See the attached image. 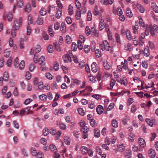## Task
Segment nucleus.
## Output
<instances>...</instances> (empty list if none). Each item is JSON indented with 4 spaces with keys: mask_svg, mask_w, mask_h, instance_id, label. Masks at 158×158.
Returning <instances> with one entry per match:
<instances>
[{
    "mask_svg": "<svg viewBox=\"0 0 158 158\" xmlns=\"http://www.w3.org/2000/svg\"><path fill=\"white\" fill-rule=\"evenodd\" d=\"M41 50V48L40 45H37L35 48L34 49H31L30 51V54L32 55L34 54L33 53L35 52V53L39 52Z\"/></svg>",
    "mask_w": 158,
    "mask_h": 158,
    "instance_id": "7ed1b4c3",
    "label": "nucleus"
},
{
    "mask_svg": "<svg viewBox=\"0 0 158 158\" xmlns=\"http://www.w3.org/2000/svg\"><path fill=\"white\" fill-rule=\"evenodd\" d=\"M103 65L104 68L106 70H108L110 68V64L106 60H103Z\"/></svg>",
    "mask_w": 158,
    "mask_h": 158,
    "instance_id": "0eeeda50",
    "label": "nucleus"
},
{
    "mask_svg": "<svg viewBox=\"0 0 158 158\" xmlns=\"http://www.w3.org/2000/svg\"><path fill=\"white\" fill-rule=\"evenodd\" d=\"M144 55L146 57H148L150 55L149 50L148 47H146L144 50Z\"/></svg>",
    "mask_w": 158,
    "mask_h": 158,
    "instance_id": "bb28decb",
    "label": "nucleus"
},
{
    "mask_svg": "<svg viewBox=\"0 0 158 158\" xmlns=\"http://www.w3.org/2000/svg\"><path fill=\"white\" fill-rule=\"evenodd\" d=\"M118 150L122 152L124 150L125 146L123 143L120 144L118 146Z\"/></svg>",
    "mask_w": 158,
    "mask_h": 158,
    "instance_id": "5701e85b",
    "label": "nucleus"
},
{
    "mask_svg": "<svg viewBox=\"0 0 158 158\" xmlns=\"http://www.w3.org/2000/svg\"><path fill=\"white\" fill-rule=\"evenodd\" d=\"M50 149L52 152L55 153L56 152V146L53 144H51L50 146Z\"/></svg>",
    "mask_w": 158,
    "mask_h": 158,
    "instance_id": "7c9ffc66",
    "label": "nucleus"
},
{
    "mask_svg": "<svg viewBox=\"0 0 158 158\" xmlns=\"http://www.w3.org/2000/svg\"><path fill=\"white\" fill-rule=\"evenodd\" d=\"M126 14L127 16L130 18L132 17L133 16L131 10L129 8H127L126 9Z\"/></svg>",
    "mask_w": 158,
    "mask_h": 158,
    "instance_id": "393cba45",
    "label": "nucleus"
},
{
    "mask_svg": "<svg viewBox=\"0 0 158 158\" xmlns=\"http://www.w3.org/2000/svg\"><path fill=\"white\" fill-rule=\"evenodd\" d=\"M115 81L114 79H112L110 81V89H112L115 83Z\"/></svg>",
    "mask_w": 158,
    "mask_h": 158,
    "instance_id": "603ef678",
    "label": "nucleus"
},
{
    "mask_svg": "<svg viewBox=\"0 0 158 158\" xmlns=\"http://www.w3.org/2000/svg\"><path fill=\"white\" fill-rule=\"evenodd\" d=\"M115 37H116V39L117 41V43L118 44H121V41H120V36L119 34H115Z\"/></svg>",
    "mask_w": 158,
    "mask_h": 158,
    "instance_id": "09e8293b",
    "label": "nucleus"
},
{
    "mask_svg": "<svg viewBox=\"0 0 158 158\" xmlns=\"http://www.w3.org/2000/svg\"><path fill=\"white\" fill-rule=\"evenodd\" d=\"M38 85V88L37 89L39 91H41L45 87L43 86V84L42 82H39Z\"/></svg>",
    "mask_w": 158,
    "mask_h": 158,
    "instance_id": "aec40b11",
    "label": "nucleus"
},
{
    "mask_svg": "<svg viewBox=\"0 0 158 158\" xmlns=\"http://www.w3.org/2000/svg\"><path fill=\"white\" fill-rule=\"evenodd\" d=\"M28 23V24H30L33 23L32 17L31 15H29L27 18Z\"/></svg>",
    "mask_w": 158,
    "mask_h": 158,
    "instance_id": "a18cd8bd",
    "label": "nucleus"
},
{
    "mask_svg": "<svg viewBox=\"0 0 158 158\" xmlns=\"http://www.w3.org/2000/svg\"><path fill=\"white\" fill-rule=\"evenodd\" d=\"M12 58L10 57L7 60L6 64L8 67H10L12 65Z\"/></svg>",
    "mask_w": 158,
    "mask_h": 158,
    "instance_id": "473e14b6",
    "label": "nucleus"
},
{
    "mask_svg": "<svg viewBox=\"0 0 158 158\" xmlns=\"http://www.w3.org/2000/svg\"><path fill=\"white\" fill-rule=\"evenodd\" d=\"M39 98L42 101H45L46 100L47 96L46 95L43 94L39 96Z\"/></svg>",
    "mask_w": 158,
    "mask_h": 158,
    "instance_id": "2f4dec72",
    "label": "nucleus"
},
{
    "mask_svg": "<svg viewBox=\"0 0 158 158\" xmlns=\"http://www.w3.org/2000/svg\"><path fill=\"white\" fill-rule=\"evenodd\" d=\"M139 144L142 148H144L146 146L145 140L142 138H140L139 140Z\"/></svg>",
    "mask_w": 158,
    "mask_h": 158,
    "instance_id": "1a4fd4ad",
    "label": "nucleus"
},
{
    "mask_svg": "<svg viewBox=\"0 0 158 158\" xmlns=\"http://www.w3.org/2000/svg\"><path fill=\"white\" fill-rule=\"evenodd\" d=\"M32 101L31 98H27L26 99L24 102V104L26 105H28Z\"/></svg>",
    "mask_w": 158,
    "mask_h": 158,
    "instance_id": "774afa93",
    "label": "nucleus"
},
{
    "mask_svg": "<svg viewBox=\"0 0 158 158\" xmlns=\"http://www.w3.org/2000/svg\"><path fill=\"white\" fill-rule=\"evenodd\" d=\"M48 50L49 52L51 53L53 52V46L52 45H49L48 47Z\"/></svg>",
    "mask_w": 158,
    "mask_h": 158,
    "instance_id": "bf43d9fd",
    "label": "nucleus"
},
{
    "mask_svg": "<svg viewBox=\"0 0 158 158\" xmlns=\"http://www.w3.org/2000/svg\"><path fill=\"white\" fill-rule=\"evenodd\" d=\"M62 11L60 10H58L57 11L56 16L57 19H59L61 16Z\"/></svg>",
    "mask_w": 158,
    "mask_h": 158,
    "instance_id": "338daca9",
    "label": "nucleus"
},
{
    "mask_svg": "<svg viewBox=\"0 0 158 158\" xmlns=\"http://www.w3.org/2000/svg\"><path fill=\"white\" fill-rule=\"evenodd\" d=\"M125 156L126 158H131V151L127 152L125 153Z\"/></svg>",
    "mask_w": 158,
    "mask_h": 158,
    "instance_id": "c03bdc74",
    "label": "nucleus"
},
{
    "mask_svg": "<svg viewBox=\"0 0 158 158\" xmlns=\"http://www.w3.org/2000/svg\"><path fill=\"white\" fill-rule=\"evenodd\" d=\"M45 60V57L44 56H42L40 57L38 60V61L39 62H41L40 63V64H42L43 62Z\"/></svg>",
    "mask_w": 158,
    "mask_h": 158,
    "instance_id": "052dcab7",
    "label": "nucleus"
},
{
    "mask_svg": "<svg viewBox=\"0 0 158 158\" xmlns=\"http://www.w3.org/2000/svg\"><path fill=\"white\" fill-rule=\"evenodd\" d=\"M105 27L104 23V20L102 19L100 21L99 24V28L100 30H102Z\"/></svg>",
    "mask_w": 158,
    "mask_h": 158,
    "instance_id": "4be33fe9",
    "label": "nucleus"
},
{
    "mask_svg": "<svg viewBox=\"0 0 158 158\" xmlns=\"http://www.w3.org/2000/svg\"><path fill=\"white\" fill-rule=\"evenodd\" d=\"M10 54V48L6 49L4 52V55L6 57H8Z\"/></svg>",
    "mask_w": 158,
    "mask_h": 158,
    "instance_id": "a211bd4d",
    "label": "nucleus"
},
{
    "mask_svg": "<svg viewBox=\"0 0 158 158\" xmlns=\"http://www.w3.org/2000/svg\"><path fill=\"white\" fill-rule=\"evenodd\" d=\"M31 152L32 155L33 156H36L37 154L35 149L34 148H31Z\"/></svg>",
    "mask_w": 158,
    "mask_h": 158,
    "instance_id": "3c124183",
    "label": "nucleus"
},
{
    "mask_svg": "<svg viewBox=\"0 0 158 158\" xmlns=\"http://www.w3.org/2000/svg\"><path fill=\"white\" fill-rule=\"evenodd\" d=\"M90 46L88 45H85L84 47V50L85 52L87 53L90 51Z\"/></svg>",
    "mask_w": 158,
    "mask_h": 158,
    "instance_id": "f704fd0d",
    "label": "nucleus"
},
{
    "mask_svg": "<svg viewBox=\"0 0 158 158\" xmlns=\"http://www.w3.org/2000/svg\"><path fill=\"white\" fill-rule=\"evenodd\" d=\"M13 124L14 127L16 128L19 129V125L18 123L16 120H14L13 122Z\"/></svg>",
    "mask_w": 158,
    "mask_h": 158,
    "instance_id": "de8ad7c7",
    "label": "nucleus"
},
{
    "mask_svg": "<svg viewBox=\"0 0 158 158\" xmlns=\"http://www.w3.org/2000/svg\"><path fill=\"white\" fill-rule=\"evenodd\" d=\"M89 122L92 127H95L96 126L97 123L94 119H90Z\"/></svg>",
    "mask_w": 158,
    "mask_h": 158,
    "instance_id": "58836bf2",
    "label": "nucleus"
},
{
    "mask_svg": "<svg viewBox=\"0 0 158 158\" xmlns=\"http://www.w3.org/2000/svg\"><path fill=\"white\" fill-rule=\"evenodd\" d=\"M61 31L62 33H64L66 31V27L65 23H64L62 22L61 23Z\"/></svg>",
    "mask_w": 158,
    "mask_h": 158,
    "instance_id": "c756f323",
    "label": "nucleus"
},
{
    "mask_svg": "<svg viewBox=\"0 0 158 158\" xmlns=\"http://www.w3.org/2000/svg\"><path fill=\"white\" fill-rule=\"evenodd\" d=\"M8 21L10 22L12 20L13 17L12 15L10 13H9L8 14L7 17Z\"/></svg>",
    "mask_w": 158,
    "mask_h": 158,
    "instance_id": "4d7b16f0",
    "label": "nucleus"
},
{
    "mask_svg": "<svg viewBox=\"0 0 158 158\" xmlns=\"http://www.w3.org/2000/svg\"><path fill=\"white\" fill-rule=\"evenodd\" d=\"M133 151L134 152H138V151H141L142 149L141 148H138V147L136 145H134L132 147Z\"/></svg>",
    "mask_w": 158,
    "mask_h": 158,
    "instance_id": "e433bc0d",
    "label": "nucleus"
},
{
    "mask_svg": "<svg viewBox=\"0 0 158 158\" xmlns=\"http://www.w3.org/2000/svg\"><path fill=\"white\" fill-rule=\"evenodd\" d=\"M25 66V63L23 60H22L19 64V68L20 70H23Z\"/></svg>",
    "mask_w": 158,
    "mask_h": 158,
    "instance_id": "4468645a",
    "label": "nucleus"
},
{
    "mask_svg": "<svg viewBox=\"0 0 158 158\" xmlns=\"http://www.w3.org/2000/svg\"><path fill=\"white\" fill-rule=\"evenodd\" d=\"M40 141V143L44 145H46L47 144V140L44 138H41Z\"/></svg>",
    "mask_w": 158,
    "mask_h": 158,
    "instance_id": "49530a36",
    "label": "nucleus"
},
{
    "mask_svg": "<svg viewBox=\"0 0 158 158\" xmlns=\"http://www.w3.org/2000/svg\"><path fill=\"white\" fill-rule=\"evenodd\" d=\"M81 152L83 154H85L89 150L87 147L84 146H82L81 147Z\"/></svg>",
    "mask_w": 158,
    "mask_h": 158,
    "instance_id": "cd10ccee",
    "label": "nucleus"
},
{
    "mask_svg": "<svg viewBox=\"0 0 158 158\" xmlns=\"http://www.w3.org/2000/svg\"><path fill=\"white\" fill-rule=\"evenodd\" d=\"M100 131L97 128H95L94 130V136L98 138L100 136Z\"/></svg>",
    "mask_w": 158,
    "mask_h": 158,
    "instance_id": "c85d7f7f",
    "label": "nucleus"
},
{
    "mask_svg": "<svg viewBox=\"0 0 158 158\" xmlns=\"http://www.w3.org/2000/svg\"><path fill=\"white\" fill-rule=\"evenodd\" d=\"M137 108L135 105H133L131 108V112L133 113H135L137 110Z\"/></svg>",
    "mask_w": 158,
    "mask_h": 158,
    "instance_id": "e2e57ef3",
    "label": "nucleus"
},
{
    "mask_svg": "<svg viewBox=\"0 0 158 158\" xmlns=\"http://www.w3.org/2000/svg\"><path fill=\"white\" fill-rule=\"evenodd\" d=\"M78 46L74 42H73L72 45V48L73 51H76Z\"/></svg>",
    "mask_w": 158,
    "mask_h": 158,
    "instance_id": "37998d69",
    "label": "nucleus"
},
{
    "mask_svg": "<svg viewBox=\"0 0 158 158\" xmlns=\"http://www.w3.org/2000/svg\"><path fill=\"white\" fill-rule=\"evenodd\" d=\"M85 38L83 35H80L79 36V40L78 42H84L85 41Z\"/></svg>",
    "mask_w": 158,
    "mask_h": 158,
    "instance_id": "6e6d98bb",
    "label": "nucleus"
},
{
    "mask_svg": "<svg viewBox=\"0 0 158 158\" xmlns=\"http://www.w3.org/2000/svg\"><path fill=\"white\" fill-rule=\"evenodd\" d=\"M155 119H153L151 120L150 119L146 118L145 119V121L151 127H152L153 125V123L155 122Z\"/></svg>",
    "mask_w": 158,
    "mask_h": 158,
    "instance_id": "423d86ee",
    "label": "nucleus"
},
{
    "mask_svg": "<svg viewBox=\"0 0 158 158\" xmlns=\"http://www.w3.org/2000/svg\"><path fill=\"white\" fill-rule=\"evenodd\" d=\"M84 43V42H78L77 46L78 47V49L80 50H81L83 48V43Z\"/></svg>",
    "mask_w": 158,
    "mask_h": 158,
    "instance_id": "5fc2aeb1",
    "label": "nucleus"
},
{
    "mask_svg": "<svg viewBox=\"0 0 158 158\" xmlns=\"http://www.w3.org/2000/svg\"><path fill=\"white\" fill-rule=\"evenodd\" d=\"M9 77L8 73L6 71H5L3 74L4 80L6 81H7Z\"/></svg>",
    "mask_w": 158,
    "mask_h": 158,
    "instance_id": "ea45409f",
    "label": "nucleus"
},
{
    "mask_svg": "<svg viewBox=\"0 0 158 158\" xmlns=\"http://www.w3.org/2000/svg\"><path fill=\"white\" fill-rule=\"evenodd\" d=\"M93 14L95 15H97L99 14V10L97 6H95L93 10Z\"/></svg>",
    "mask_w": 158,
    "mask_h": 158,
    "instance_id": "79ce46f5",
    "label": "nucleus"
},
{
    "mask_svg": "<svg viewBox=\"0 0 158 158\" xmlns=\"http://www.w3.org/2000/svg\"><path fill=\"white\" fill-rule=\"evenodd\" d=\"M95 55L97 58H99L101 56V51L98 49H97L95 50Z\"/></svg>",
    "mask_w": 158,
    "mask_h": 158,
    "instance_id": "b1692460",
    "label": "nucleus"
},
{
    "mask_svg": "<svg viewBox=\"0 0 158 158\" xmlns=\"http://www.w3.org/2000/svg\"><path fill=\"white\" fill-rule=\"evenodd\" d=\"M124 47L125 50L131 52L133 50V48L131 44L127 43L125 44Z\"/></svg>",
    "mask_w": 158,
    "mask_h": 158,
    "instance_id": "6e6552de",
    "label": "nucleus"
},
{
    "mask_svg": "<svg viewBox=\"0 0 158 158\" xmlns=\"http://www.w3.org/2000/svg\"><path fill=\"white\" fill-rule=\"evenodd\" d=\"M135 136L132 133H130L129 135V139L131 141H133L134 140Z\"/></svg>",
    "mask_w": 158,
    "mask_h": 158,
    "instance_id": "864d4df0",
    "label": "nucleus"
},
{
    "mask_svg": "<svg viewBox=\"0 0 158 158\" xmlns=\"http://www.w3.org/2000/svg\"><path fill=\"white\" fill-rule=\"evenodd\" d=\"M103 111V107L100 105H98L96 108V111L98 114H102Z\"/></svg>",
    "mask_w": 158,
    "mask_h": 158,
    "instance_id": "9d476101",
    "label": "nucleus"
},
{
    "mask_svg": "<svg viewBox=\"0 0 158 158\" xmlns=\"http://www.w3.org/2000/svg\"><path fill=\"white\" fill-rule=\"evenodd\" d=\"M40 12V14L43 16L45 15L47 13L46 10L44 7L42 8Z\"/></svg>",
    "mask_w": 158,
    "mask_h": 158,
    "instance_id": "72a5a7b5",
    "label": "nucleus"
},
{
    "mask_svg": "<svg viewBox=\"0 0 158 158\" xmlns=\"http://www.w3.org/2000/svg\"><path fill=\"white\" fill-rule=\"evenodd\" d=\"M91 70L94 73H95L97 71V67L96 62H93L91 64Z\"/></svg>",
    "mask_w": 158,
    "mask_h": 158,
    "instance_id": "9b49d317",
    "label": "nucleus"
},
{
    "mask_svg": "<svg viewBox=\"0 0 158 158\" xmlns=\"http://www.w3.org/2000/svg\"><path fill=\"white\" fill-rule=\"evenodd\" d=\"M112 124L114 127H118V123L116 119H113L112 120Z\"/></svg>",
    "mask_w": 158,
    "mask_h": 158,
    "instance_id": "c9c22d12",
    "label": "nucleus"
},
{
    "mask_svg": "<svg viewBox=\"0 0 158 158\" xmlns=\"http://www.w3.org/2000/svg\"><path fill=\"white\" fill-rule=\"evenodd\" d=\"M19 63L18 57H16L13 62V64L15 68H18L19 67Z\"/></svg>",
    "mask_w": 158,
    "mask_h": 158,
    "instance_id": "dca6fc26",
    "label": "nucleus"
},
{
    "mask_svg": "<svg viewBox=\"0 0 158 158\" xmlns=\"http://www.w3.org/2000/svg\"><path fill=\"white\" fill-rule=\"evenodd\" d=\"M77 111L79 114L81 115L84 116L85 115V112L84 110L81 108H79L77 109Z\"/></svg>",
    "mask_w": 158,
    "mask_h": 158,
    "instance_id": "4c0bfd02",
    "label": "nucleus"
},
{
    "mask_svg": "<svg viewBox=\"0 0 158 158\" xmlns=\"http://www.w3.org/2000/svg\"><path fill=\"white\" fill-rule=\"evenodd\" d=\"M126 35L127 38L129 40H131L132 39H135V36H132L130 31L128 30H127L126 31Z\"/></svg>",
    "mask_w": 158,
    "mask_h": 158,
    "instance_id": "39448f33",
    "label": "nucleus"
},
{
    "mask_svg": "<svg viewBox=\"0 0 158 158\" xmlns=\"http://www.w3.org/2000/svg\"><path fill=\"white\" fill-rule=\"evenodd\" d=\"M81 17V12L80 11H77L76 12V18L77 20L80 19Z\"/></svg>",
    "mask_w": 158,
    "mask_h": 158,
    "instance_id": "8fccbe9b",
    "label": "nucleus"
},
{
    "mask_svg": "<svg viewBox=\"0 0 158 158\" xmlns=\"http://www.w3.org/2000/svg\"><path fill=\"white\" fill-rule=\"evenodd\" d=\"M22 19L20 17L19 19H15L13 28L15 30H18L22 24Z\"/></svg>",
    "mask_w": 158,
    "mask_h": 158,
    "instance_id": "f03ea898",
    "label": "nucleus"
},
{
    "mask_svg": "<svg viewBox=\"0 0 158 158\" xmlns=\"http://www.w3.org/2000/svg\"><path fill=\"white\" fill-rule=\"evenodd\" d=\"M62 58L65 63H68L69 62H71L72 61L71 58L68 54L63 55Z\"/></svg>",
    "mask_w": 158,
    "mask_h": 158,
    "instance_id": "20e7f679",
    "label": "nucleus"
},
{
    "mask_svg": "<svg viewBox=\"0 0 158 158\" xmlns=\"http://www.w3.org/2000/svg\"><path fill=\"white\" fill-rule=\"evenodd\" d=\"M64 142L65 144L69 145L70 143V139L69 137L65 136L64 137Z\"/></svg>",
    "mask_w": 158,
    "mask_h": 158,
    "instance_id": "a878e982",
    "label": "nucleus"
},
{
    "mask_svg": "<svg viewBox=\"0 0 158 158\" xmlns=\"http://www.w3.org/2000/svg\"><path fill=\"white\" fill-rule=\"evenodd\" d=\"M137 7L139 11L141 13H143L144 12V9L143 7L139 4L137 5Z\"/></svg>",
    "mask_w": 158,
    "mask_h": 158,
    "instance_id": "2eb2a0df",
    "label": "nucleus"
},
{
    "mask_svg": "<svg viewBox=\"0 0 158 158\" xmlns=\"http://www.w3.org/2000/svg\"><path fill=\"white\" fill-rule=\"evenodd\" d=\"M31 75L29 72H27L25 74V78L26 79L29 80L31 78Z\"/></svg>",
    "mask_w": 158,
    "mask_h": 158,
    "instance_id": "13d9d810",
    "label": "nucleus"
},
{
    "mask_svg": "<svg viewBox=\"0 0 158 158\" xmlns=\"http://www.w3.org/2000/svg\"><path fill=\"white\" fill-rule=\"evenodd\" d=\"M46 77L49 80H52L53 77L52 75L49 73H46Z\"/></svg>",
    "mask_w": 158,
    "mask_h": 158,
    "instance_id": "680f3d73",
    "label": "nucleus"
},
{
    "mask_svg": "<svg viewBox=\"0 0 158 158\" xmlns=\"http://www.w3.org/2000/svg\"><path fill=\"white\" fill-rule=\"evenodd\" d=\"M149 156L151 158H154L155 156V150L150 149L149 150Z\"/></svg>",
    "mask_w": 158,
    "mask_h": 158,
    "instance_id": "f8f14e48",
    "label": "nucleus"
},
{
    "mask_svg": "<svg viewBox=\"0 0 158 158\" xmlns=\"http://www.w3.org/2000/svg\"><path fill=\"white\" fill-rule=\"evenodd\" d=\"M85 30L87 35H89L90 34V30L89 27L87 26L86 27Z\"/></svg>",
    "mask_w": 158,
    "mask_h": 158,
    "instance_id": "69168bd1",
    "label": "nucleus"
},
{
    "mask_svg": "<svg viewBox=\"0 0 158 158\" xmlns=\"http://www.w3.org/2000/svg\"><path fill=\"white\" fill-rule=\"evenodd\" d=\"M37 24L39 25H42L44 22V18L42 17H39L36 21Z\"/></svg>",
    "mask_w": 158,
    "mask_h": 158,
    "instance_id": "f3484780",
    "label": "nucleus"
},
{
    "mask_svg": "<svg viewBox=\"0 0 158 158\" xmlns=\"http://www.w3.org/2000/svg\"><path fill=\"white\" fill-rule=\"evenodd\" d=\"M23 0H19L17 5L15 6L13 11H14L16 7H18L19 8H22L23 6Z\"/></svg>",
    "mask_w": 158,
    "mask_h": 158,
    "instance_id": "ddd939ff",
    "label": "nucleus"
},
{
    "mask_svg": "<svg viewBox=\"0 0 158 158\" xmlns=\"http://www.w3.org/2000/svg\"><path fill=\"white\" fill-rule=\"evenodd\" d=\"M139 26L136 25H135L132 27L133 32L135 34L138 33L139 31L138 29H139Z\"/></svg>",
    "mask_w": 158,
    "mask_h": 158,
    "instance_id": "412c9836",
    "label": "nucleus"
},
{
    "mask_svg": "<svg viewBox=\"0 0 158 158\" xmlns=\"http://www.w3.org/2000/svg\"><path fill=\"white\" fill-rule=\"evenodd\" d=\"M92 14L90 11H88L87 14V19L88 21H90L92 19Z\"/></svg>",
    "mask_w": 158,
    "mask_h": 158,
    "instance_id": "a19ab883",
    "label": "nucleus"
},
{
    "mask_svg": "<svg viewBox=\"0 0 158 158\" xmlns=\"http://www.w3.org/2000/svg\"><path fill=\"white\" fill-rule=\"evenodd\" d=\"M117 14L118 15H123V12L122 10L120 7H118L117 9Z\"/></svg>",
    "mask_w": 158,
    "mask_h": 158,
    "instance_id": "0e129e2a",
    "label": "nucleus"
},
{
    "mask_svg": "<svg viewBox=\"0 0 158 158\" xmlns=\"http://www.w3.org/2000/svg\"><path fill=\"white\" fill-rule=\"evenodd\" d=\"M100 46L101 49L102 51L105 50L106 51L110 50L111 53L113 52V51L112 50L111 47L110 46V44L106 40H104L101 43L100 45Z\"/></svg>",
    "mask_w": 158,
    "mask_h": 158,
    "instance_id": "f257e3e1",
    "label": "nucleus"
},
{
    "mask_svg": "<svg viewBox=\"0 0 158 158\" xmlns=\"http://www.w3.org/2000/svg\"><path fill=\"white\" fill-rule=\"evenodd\" d=\"M31 10V6L30 4L28 3L26 5V6L24 8V10L26 12L29 13Z\"/></svg>",
    "mask_w": 158,
    "mask_h": 158,
    "instance_id": "6ab92c4d",
    "label": "nucleus"
}]
</instances>
